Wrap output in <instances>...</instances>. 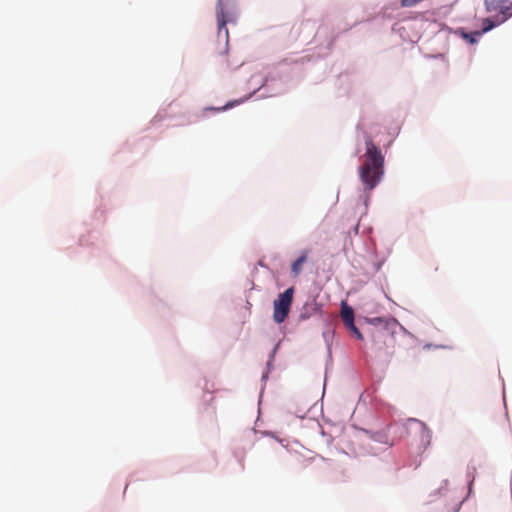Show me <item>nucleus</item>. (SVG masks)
I'll return each mask as SVG.
<instances>
[{
	"instance_id": "9d476101",
	"label": "nucleus",
	"mask_w": 512,
	"mask_h": 512,
	"mask_svg": "<svg viewBox=\"0 0 512 512\" xmlns=\"http://www.w3.org/2000/svg\"><path fill=\"white\" fill-rule=\"evenodd\" d=\"M371 438L376 442L386 445V447H391L394 445V442L389 439L385 431L375 432L371 434Z\"/></svg>"
},
{
	"instance_id": "20e7f679",
	"label": "nucleus",
	"mask_w": 512,
	"mask_h": 512,
	"mask_svg": "<svg viewBox=\"0 0 512 512\" xmlns=\"http://www.w3.org/2000/svg\"><path fill=\"white\" fill-rule=\"evenodd\" d=\"M486 11L494 14L500 22H506L512 17V0H485Z\"/></svg>"
},
{
	"instance_id": "4468645a",
	"label": "nucleus",
	"mask_w": 512,
	"mask_h": 512,
	"mask_svg": "<svg viewBox=\"0 0 512 512\" xmlns=\"http://www.w3.org/2000/svg\"><path fill=\"white\" fill-rule=\"evenodd\" d=\"M470 42H471V43H474V42H475V39H474V38H470Z\"/></svg>"
},
{
	"instance_id": "9b49d317",
	"label": "nucleus",
	"mask_w": 512,
	"mask_h": 512,
	"mask_svg": "<svg viewBox=\"0 0 512 512\" xmlns=\"http://www.w3.org/2000/svg\"><path fill=\"white\" fill-rule=\"evenodd\" d=\"M347 328L349 330H351L358 339H362V334L358 330V328L355 326V324H353L352 327H347Z\"/></svg>"
},
{
	"instance_id": "0eeeda50",
	"label": "nucleus",
	"mask_w": 512,
	"mask_h": 512,
	"mask_svg": "<svg viewBox=\"0 0 512 512\" xmlns=\"http://www.w3.org/2000/svg\"><path fill=\"white\" fill-rule=\"evenodd\" d=\"M341 318L346 327L354 324V311L346 302L341 304Z\"/></svg>"
},
{
	"instance_id": "6e6552de",
	"label": "nucleus",
	"mask_w": 512,
	"mask_h": 512,
	"mask_svg": "<svg viewBox=\"0 0 512 512\" xmlns=\"http://www.w3.org/2000/svg\"><path fill=\"white\" fill-rule=\"evenodd\" d=\"M503 23L504 22H500V19L495 15H493L492 17L484 18L482 19V30L480 32H477L476 34L481 35L482 33H486Z\"/></svg>"
},
{
	"instance_id": "39448f33",
	"label": "nucleus",
	"mask_w": 512,
	"mask_h": 512,
	"mask_svg": "<svg viewBox=\"0 0 512 512\" xmlns=\"http://www.w3.org/2000/svg\"><path fill=\"white\" fill-rule=\"evenodd\" d=\"M449 482L444 480L441 487L438 489V494L441 496H447L450 502L449 512H457L460 504L462 503V497L456 495V491H450L448 489Z\"/></svg>"
},
{
	"instance_id": "7ed1b4c3",
	"label": "nucleus",
	"mask_w": 512,
	"mask_h": 512,
	"mask_svg": "<svg viewBox=\"0 0 512 512\" xmlns=\"http://www.w3.org/2000/svg\"><path fill=\"white\" fill-rule=\"evenodd\" d=\"M294 288L290 287L283 293L279 294L278 298L273 303V319L276 323L280 324L287 318L290 307L293 301Z\"/></svg>"
},
{
	"instance_id": "f8f14e48",
	"label": "nucleus",
	"mask_w": 512,
	"mask_h": 512,
	"mask_svg": "<svg viewBox=\"0 0 512 512\" xmlns=\"http://www.w3.org/2000/svg\"><path fill=\"white\" fill-rule=\"evenodd\" d=\"M234 106V102H230L228 104H226L225 106L221 107V108H213V110L215 111H223V110H226L230 107H233Z\"/></svg>"
},
{
	"instance_id": "f257e3e1",
	"label": "nucleus",
	"mask_w": 512,
	"mask_h": 512,
	"mask_svg": "<svg viewBox=\"0 0 512 512\" xmlns=\"http://www.w3.org/2000/svg\"><path fill=\"white\" fill-rule=\"evenodd\" d=\"M365 152L359 166L360 180L366 191H372L382 180L385 172L384 155L370 134L364 135Z\"/></svg>"
},
{
	"instance_id": "423d86ee",
	"label": "nucleus",
	"mask_w": 512,
	"mask_h": 512,
	"mask_svg": "<svg viewBox=\"0 0 512 512\" xmlns=\"http://www.w3.org/2000/svg\"><path fill=\"white\" fill-rule=\"evenodd\" d=\"M413 422L417 426V431L420 434L421 444L424 449L430 446L432 440V431L427 427V425L421 421L413 420Z\"/></svg>"
},
{
	"instance_id": "2eb2a0df",
	"label": "nucleus",
	"mask_w": 512,
	"mask_h": 512,
	"mask_svg": "<svg viewBox=\"0 0 512 512\" xmlns=\"http://www.w3.org/2000/svg\"><path fill=\"white\" fill-rule=\"evenodd\" d=\"M473 480H474L473 478L470 480V483H469L470 486L472 485Z\"/></svg>"
},
{
	"instance_id": "ddd939ff",
	"label": "nucleus",
	"mask_w": 512,
	"mask_h": 512,
	"mask_svg": "<svg viewBox=\"0 0 512 512\" xmlns=\"http://www.w3.org/2000/svg\"><path fill=\"white\" fill-rule=\"evenodd\" d=\"M396 325H398V322L397 320L395 319H392V320H389V321H386V326L387 327H395Z\"/></svg>"
},
{
	"instance_id": "f03ea898",
	"label": "nucleus",
	"mask_w": 512,
	"mask_h": 512,
	"mask_svg": "<svg viewBox=\"0 0 512 512\" xmlns=\"http://www.w3.org/2000/svg\"><path fill=\"white\" fill-rule=\"evenodd\" d=\"M216 17L218 23V33L224 32L226 38H228L227 23L234 22L236 17L234 13L233 0H218L216 7Z\"/></svg>"
},
{
	"instance_id": "1a4fd4ad",
	"label": "nucleus",
	"mask_w": 512,
	"mask_h": 512,
	"mask_svg": "<svg viewBox=\"0 0 512 512\" xmlns=\"http://www.w3.org/2000/svg\"><path fill=\"white\" fill-rule=\"evenodd\" d=\"M308 251H304L300 257H298L291 266V272L293 276H298L302 271L303 264L307 261Z\"/></svg>"
}]
</instances>
